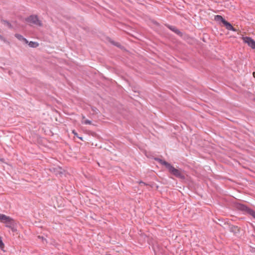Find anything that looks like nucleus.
<instances>
[{
	"label": "nucleus",
	"mask_w": 255,
	"mask_h": 255,
	"mask_svg": "<svg viewBox=\"0 0 255 255\" xmlns=\"http://www.w3.org/2000/svg\"><path fill=\"white\" fill-rule=\"evenodd\" d=\"M155 160L161 165L165 166L168 172L172 175L181 179H185V177L181 169L175 168L170 163L159 158H155Z\"/></svg>",
	"instance_id": "f257e3e1"
},
{
	"label": "nucleus",
	"mask_w": 255,
	"mask_h": 255,
	"mask_svg": "<svg viewBox=\"0 0 255 255\" xmlns=\"http://www.w3.org/2000/svg\"><path fill=\"white\" fill-rule=\"evenodd\" d=\"M236 207L239 210L243 212L244 214H248L255 219V211L254 210L241 203L237 204Z\"/></svg>",
	"instance_id": "f03ea898"
},
{
	"label": "nucleus",
	"mask_w": 255,
	"mask_h": 255,
	"mask_svg": "<svg viewBox=\"0 0 255 255\" xmlns=\"http://www.w3.org/2000/svg\"><path fill=\"white\" fill-rule=\"evenodd\" d=\"M215 20L217 21H221L222 22L226 27V28L228 30L237 31L236 29H235L230 22L226 20L221 15H216L215 16Z\"/></svg>",
	"instance_id": "7ed1b4c3"
},
{
	"label": "nucleus",
	"mask_w": 255,
	"mask_h": 255,
	"mask_svg": "<svg viewBox=\"0 0 255 255\" xmlns=\"http://www.w3.org/2000/svg\"><path fill=\"white\" fill-rule=\"evenodd\" d=\"M26 21L30 24L41 26L42 23L37 15H31L26 19Z\"/></svg>",
	"instance_id": "20e7f679"
},
{
	"label": "nucleus",
	"mask_w": 255,
	"mask_h": 255,
	"mask_svg": "<svg viewBox=\"0 0 255 255\" xmlns=\"http://www.w3.org/2000/svg\"><path fill=\"white\" fill-rule=\"evenodd\" d=\"M243 41L245 43L251 47L252 49H255V41L250 37H243Z\"/></svg>",
	"instance_id": "39448f33"
},
{
	"label": "nucleus",
	"mask_w": 255,
	"mask_h": 255,
	"mask_svg": "<svg viewBox=\"0 0 255 255\" xmlns=\"http://www.w3.org/2000/svg\"><path fill=\"white\" fill-rule=\"evenodd\" d=\"M229 230L233 233L236 236H239L240 233V228L237 226L229 225Z\"/></svg>",
	"instance_id": "423d86ee"
},
{
	"label": "nucleus",
	"mask_w": 255,
	"mask_h": 255,
	"mask_svg": "<svg viewBox=\"0 0 255 255\" xmlns=\"http://www.w3.org/2000/svg\"><path fill=\"white\" fill-rule=\"evenodd\" d=\"M165 26L169 28L170 30H171L172 31L177 34L178 35H179L180 36H182V32L176 28V27L172 25H169L168 24H165Z\"/></svg>",
	"instance_id": "0eeeda50"
},
{
	"label": "nucleus",
	"mask_w": 255,
	"mask_h": 255,
	"mask_svg": "<svg viewBox=\"0 0 255 255\" xmlns=\"http://www.w3.org/2000/svg\"><path fill=\"white\" fill-rule=\"evenodd\" d=\"M0 220L4 223H9L12 221V219L10 217L4 214H0Z\"/></svg>",
	"instance_id": "6e6552de"
},
{
	"label": "nucleus",
	"mask_w": 255,
	"mask_h": 255,
	"mask_svg": "<svg viewBox=\"0 0 255 255\" xmlns=\"http://www.w3.org/2000/svg\"><path fill=\"white\" fill-rule=\"evenodd\" d=\"M15 37L19 41L24 42L25 44H28V41L24 38L22 35L16 33L14 35Z\"/></svg>",
	"instance_id": "1a4fd4ad"
},
{
	"label": "nucleus",
	"mask_w": 255,
	"mask_h": 255,
	"mask_svg": "<svg viewBox=\"0 0 255 255\" xmlns=\"http://www.w3.org/2000/svg\"><path fill=\"white\" fill-rule=\"evenodd\" d=\"M28 45L30 47L32 48H36L38 46L39 44L36 42L34 41H30V42L28 43Z\"/></svg>",
	"instance_id": "9d476101"
},
{
	"label": "nucleus",
	"mask_w": 255,
	"mask_h": 255,
	"mask_svg": "<svg viewBox=\"0 0 255 255\" xmlns=\"http://www.w3.org/2000/svg\"><path fill=\"white\" fill-rule=\"evenodd\" d=\"M1 22L6 25L9 28H11V24L7 20H1Z\"/></svg>",
	"instance_id": "9b49d317"
},
{
	"label": "nucleus",
	"mask_w": 255,
	"mask_h": 255,
	"mask_svg": "<svg viewBox=\"0 0 255 255\" xmlns=\"http://www.w3.org/2000/svg\"><path fill=\"white\" fill-rule=\"evenodd\" d=\"M82 123L85 125H91L92 122L89 120H86L82 122Z\"/></svg>",
	"instance_id": "f8f14e48"
},
{
	"label": "nucleus",
	"mask_w": 255,
	"mask_h": 255,
	"mask_svg": "<svg viewBox=\"0 0 255 255\" xmlns=\"http://www.w3.org/2000/svg\"><path fill=\"white\" fill-rule=\"evenodd\" d=\"M5 227L10 229H11L13 230V228L12 227V225H11V222L9 223H5Z\"/></svg>",
	"instance_id": "ddd939ff"
},
{
	"label": "nucleus",
	"mask_w": 255,
	"mask_h": 255,
	"mask_svg": "<svg viewBox=\"0 0 255 255\" xmlns=\"http://www.w3.org/2000/svg\"><path fill=\"white\" fill-rule=\"evenodd\" d=\"M4 247V244L2 242L1 237H0V248L2 249Z\"/></svg>",
	"instance_id": "4468645a"
},
{
	"label": "nucleus",
	"mask_w": 255,
	"mask_h": 255,
	"mask_svg": "<svg viewBox=\"0 0 255 255\" xmlns=\"http://www.w3.org/2000/svg\"><path fill=\"white\" fill-rule=\"evenodd\" d=\"M111 42H112V43L113 44H114V45H115V46H116L117 47H120V46H121L120 44L119 43H118V42H114V41H112Z\"/></svg>",
	"instance_id": "2eb2a0df"
},
{
	"label": "nucleus",
	"mask_w": 255,
	"mask_h": 255,
	"mask_svg": "<svg viewBox=\"0 0 255 255\" xmlns=\"http://www.w3.org/2000/svg\"><path fill=\"white\" fill-rule=\"evenodd\" d=\"M73 133H74V134L75 135L77 136V133L75 130H73Z\"/></svg>",
	"instance_id": "dca6fc26"
},
{
	"label": "nucleus",
	"mask_w": 255,
	"mask_h": 255,
	"mask_svg": "<svg viewBox=\"0 0 255 255\" xmlns=\"http://www.w3.org/2000/svg\"><path fill=\"white\" fill-rule=\"evenodd\" d=\"M0 161H1L2 162H3L4 161V159L3 158H0Z\"/></svg>",
	"instance_id": "f3484780"
},
{
	"label": "nucleus",
	"mask_w": 255,
	"mask_h": 255,
	"mask_svg": "<svg viewBox=\"0 0 255 255\" xmlns=\"http://www.w3.org/2000/svg\"><path fill=\"white\" fill-rule=\"evenodd\" d=\"M2 38V36L0 35V39H1Z\"/></svg>",
	"instance_id": "a211bd4d"
},
{
	"label": "nucleus",
	"mask_w": 255,
	"mask_h": 255,
	"mask_svg": "<svg viewBox=\"0 0 255 255\" xmlns=\"http://www.w3.org/2000/svg\"><path fill=\"white\" fill-rule=\"evenodd\" d=\"M253 75H254V77L255 78V72H254Z\"/></svg>",
	"instance_id": "6ab92c4d"
},
{
	"label": "nucleus",
	"mask_w": 255,
	"mask_h": 255,
	"mask_svg": "<svg viewBox=\"0 0 255 255\" xmlns=\"http://www.w3.org/2000/svg\"><path fill=\"white\" fill-rule=\"evenodd\" d=\"M82 118H83V119H85V116H82Z\"/></svg>",
	"instance_id": "aec40b11"
},
{
	"label": "nucleus",
	"mask_w": 255,
	"mask_h": 255,
	"mask_svg": "<svg viewBox=\"0 0 255 255\" xmlns=\"http://www.w3.org/2000/svg\"><path fill=\"white\" fill-rule=\"evenodd\" d=\"M141 183L144 184V182H140V184H141Z\"/></svg>",
	"instance_id": "412c9836"
}]
</instances>
